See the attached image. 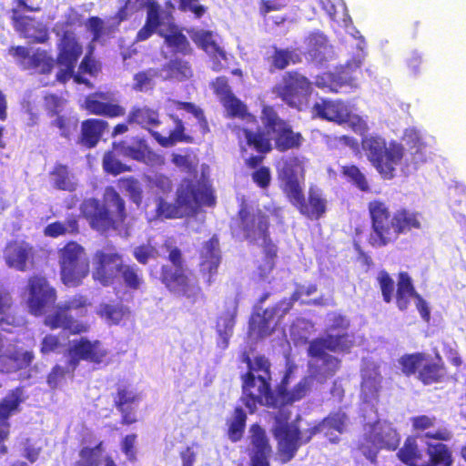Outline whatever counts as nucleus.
I'll list each match as a JSON object with an SVG mask.
<instances>
[{"mask_svg":"<svg viewBox=\"0 0 466 466\" xmlns=\"http://www.w3.org/2000/svg\"><path fill=\"white\" fill-rule=\"evenodd\" d=\"M360 341L361 338L360 337L356 339L354 336L350 335L349 339L347 335H341L336 329L328 334L326 338L312 340L309 348L310 357L309 361V376L304 378L291 392H286V386L292 372L291 367H289L280 387L281 402H294L300 400L307 394L315 380L323 384L335 375L339 368V361L335 357L328 354L326 350L332 351L346 350Z\"/></svg>","mask_w":466,"mask_h":466,"instance_id":"1","label":"nucleus"},{"mask_svg":"<svg viewBox=\"0 0 466 466\" xmlns=\"http://www.w3.org/2000/svg\"><path fill=\"white\" fill-rule=\"evenodd\" d=\"M289 411L287 406L279 409L275 416L272 428L274 438L277 441L278 460L285 464L290 461L297 454L299 449L310 441L318 433H324L330 442H338L339 437L335 432L343 433L348 426L347 415L339 411L325 418L313 427L300 430L298 420L289 422Z\"/></svg>","mask_w":466,"mask_h":466,"instance_id":"2","label":"nucleus"},{"mask_svg":"<svg viewBox=\"0 0 466 466\" xmlns=\"http://www.w3.org/2000/svg\"><path fill=\"white\" fill-rule=\"evenodd\" d=\"M361 398L370 408V414L364 426V437L360 445L363 455L374 461L380 449L395 450L400 442V437L391 425L377 420L374 410L380 389L381 377L377 369L364 370L362 373Z\"/></svg>","mask_w":466,"mask_h":466,"instance_id":"3","label":"nucleus"},{"mask_svg":"<svg viewBox=\"0 0 466 466\" xmlns=\"http://www.w3.org/2000/svg\"><path fill=\"white\" fill-rule=\"evenodd\" d=\"M371 232L368 241L373 248H382L398 240L400 235L422 227V215L407 208H400L395 212L382 199H372L368 205Z\"/></svg>","mask_w":466,"mask_h":466,"instance_id":"4","label":"nucleus"},{"mask_svg":"<svg viewBox=\"0 0 466 466\" xmlns=\"http://www.w3.org/2000/svg\"><path fill=\"white\" fill-rule=\"evenodd\" d=\"M217 203L211 184L204 177L183 178L176 190L174 203L159 197L157 199L156 217L174 219L193 217L201 207H214Z\"/></svg>","mask_w":466,"mask_h":466,"instance_id":"5","label":"nucleus"},{"mask_svg":"<svg viewBox=\"0 0 466 466\" xmlns=\"http://www.w3.org/2000/svg\"><path fill=\"white\" fill-rule=\"evenodd\" d=\"M91 275L94 282L104 288H115L121 283L127 290L134 292L145 286L142 269L135 264H125L123 256L114 248L94 253Z\"/></svg>","mask_w":466,"mask_h":466,"instance_id":"6","label":"nucleus"},{"mask_svg":"<svg viewBox=\"0 0 466 466\" xmlns=\"http://www.w3.org/2000/svg\"><path fill=\"white\" fill-rule=\"evenodd\" d=\"M108 207L97 198L85 199L80 206L81 215L88 221L92 229L100 233L117 230L127 225L126 201L120 194L110 187L106 191Z\"/></svg>","mask_w":466,"mask_h":466,"instance_id":"7","label":"nucleus"},{"mask_svg":"<svg viewBox=\"0 0 466 466\" xmlns=\"http://www.w3.org/2000/svg\"><path fill=\"white\" fill-rule=\"evenodd\" d=\"M248 372L243 377V394L241 400L253 412L258 403L263 406H278L279 400L269 388V362L264 357H256L251 360L247 357Z\"/></svg>","mask_w":466,"mask_h":466,"instance_id":"8","label":"nucleus"},{"mask_svg":"<svg viewBox=\"0 0 466 466\" xmlns=\"http://www.w3.org/2000/svg\"><path fill=\"white\" fill-rule=\"evenodd\" d=\"M237 134L240 138V134L244 138L245 147L241 146V151L251 148L257 155H251L244 159L246 167L254 169L251 173L253 183L261 189H267L271 183L272 175L270 167L261 165L266 155L270 153L273 147L270 138L261 130H253L249 127H237Z\"/></svg>","mask_w":466,"mask_h":466,"instance_id":"9","label":"nucleus"},{"mask_svg":"<svg viewBox=\"0 0 466 466\" xmlns=\"http://www.w3.org/2000/svg\"><path fill=\"white\" fill-rule=\"evenodd\" d=\"M361 147L367 159L383 179L395 177L397 167L401 164L405 154L403 145L394 140L387 144L380 136H368L362 137Z\"/></svg>","mask_w":466,"mask_h":466,"instance_id":"10","label":"nucleus"},{"mask_svg":"<svg viewBox=\"0 0 466 466\" xmlns=\"http://www.w3.org/2000/svg\"><path fill=\"white\" fill-rule=\"evenodd\" d=\"M263 128L256 130L263 131L274 148L280 152L298 150L304 142V137L299 131H295L290 122L279 116L272 106H263L260 114Z\"/></svg>","mask_w":466,"mask_h":466,"instance_id":"11","label":"nucleus"},{"mask_svg":"<svg viewBox=\"0 0 466 466\" xmlns=\"http://www.w3.org/2000/svg\"><path fill=\"white\" fill-rule=\"evenodd\" d=\"M60 279L67 287H78L90 273V261L86 248L70 240L57 250Z\"/></svg>","mask_w":466,"mask_h":466,"instance_id":"12","label":"nucleus"},{"mask_svg":"<svg viewBox=\"0 0 466 466\" xmlns=\"http://www.w3.org/2000/svg\"><path fill=\"white\" fill-rule=\"evenodd\" d=\"M73 342L74 345L69 349L67 355L66 368L56 365L47 377V383L53 389L58 387L66 373L72 372L76 369L80 360L101 363L108 354L107 350L100 341H89L82 339L80 341Z\"/></svg>","mask_w":466,"mask_h":466,"instance_id":"13","label":"nucleus"},{"mask_svg":"<svg viewBox=\"0 0 466 466\" xmlns=\"http://www.w3.org/2000/svg\"><path fill=\"white\" fill-rule=\"evenodd\" d=\"M309 79L298 70L286 72L272 92L289 107L301 111L309 103L312 92Z\"/></svg>","mask_w":466,"mask_h":466,"instance_id":"14","label":"nucleus"},{"mask_svg":"<svg viewBox=\"0 0 466 466\" xmlns=\"http://www.w3.org/2000/svg\"><path fill=\"white\" fill-rule=\"evenodd\" d=\"M276 170L279 187L287 198L304 188L305 167L298 156L282 157Z\"/></svg>","mask_w":466,"mask_h":466,"instance_id":"15","label":"nucleus"},{"mask_svg":"<svg viewBox=\"0 0 466 466\" xmlns=\"http://www.w3.org/2000/svg\"><path fill=\"white\" fill-rule=\"evenodd\" d=\"M28 309L35 317L41 316L53 308L56 300V291L49 285L46 278L34 275L28 279Z\"/></svg>","mask_w":466,"mask_h":466,"instance_id":"16","label":"nucleus"},{"mask_svg":"<svg viewBox=\"0 0 466 466\" xmlns=\"http://www.w3.org/2000/svg\"><path fill=\"white\" fill-rule=\"evenodd\" d=\"M415 299L416 309L423 320H430L431 309L429 303L419 294L413 285L411 277L407 271H400L397 277L395 302L400 310H407L410 299Z\"/></svg>","mask_w":466,"mask_h":466,"instance_id":"17","label":"nucleus"},{"mask_svg":"<svg viewBox=\"0 0 466 466\" xmlns=\"http://www.w3.org/2000/svg\"><path fill=\"white\" fill-rule=\"evenodd\" d=\"M238 228L245 239L254 243L269 233V218L258 210L251 212L247 206H242L238 211Z\"/></svg>","mask_w":466,"mask_h":466,"instance_id":"18","label":"nucleus"},{"mask_svg":"<svg viewBox=\"0 0 466 466\" xmlns=\"http://www.w3.org/2000/svg\"><path fill=\"white\" fill-rule=\"evenodd\" d=\"M159 279L169 291L177 292L181 296L189 299L192 303L202 296L201 289L189 283L183 268L163 265L160 269Z\"/></svg>","mask_w":466,"mask_h":466,"instance_id":"19","label":"nucleus"},{"mask_svg":"<svg viewBox=\"0 0 466 466\" xmlns=\"http://www.w3.org/2000/svg\"><path fill=\"white\" fill-rule=\"evenodd\" d=\"M287 199L302 216L311 220L319 219L327 211V200L323 198L320 190L317 188H309L307 200L304 188Z\"/></svg>","mask_w":466,"mask_h":466,"instance_id":"20","label":"nucleus"},{"mask_svg":"<svg viewBox=\"0 0 466 466\" xmlns=\"http://www.w3.org/2000/svg\"><path fill=\"white\" fill-rule=\"evenodd\" d=\"M82 107L89 114L108 118L123 116L126 113L122 106L108 92H95L85 97Z\"/></svg>","mask_w":466,"mask_h":466,"instance_id":"21","label":"nucleus"},{"mask_svg":"<svg viewBox=\"0 0 466 466\" xmlns=\"http://www.w3.org/2000/svg\"><path fill=\"white\" fill-rule=\"evenodd\" d=\"M199 270L206 279V282L211 284L214 277L218 272V268L222 260L219 238L214 234L210 238L202 243L199 249Z\"/></svg>","mask_w":466,"mask_h":466,"instance_id":"22","label":"nucleus"},{"mask_svg":"<svg viewBox=\"0 0 466 466\" xmlns=\"http://www.w3.org/2000/svg\"><path fill=\"white\" fill-rule=\"evenodd\" d=\"M34 257V247L23 239L9 240L3 249V258L6 266L22 272L28 268V264L33 263Z\"/></svg>","mask_w":466,"mask_h":466,"instance_id":"23","label":"nucleus"},{"mask_svg":"<svg viewBox=\"0 0 466 466\" xmlns=\"http://www.w3.org/2000/svg\"><path fill=\"white\" fill-rule=\"evenodd\" d=\"M46 324L48 322H46ZM52 324L51 329L54 330L57 328H60L61 330L58 334H50L45 337L42 343L41 351L43 353H49L52 351H58L61 348L66 345V341H68L69 348L74 345L73 341H77L76 339L69 340L70 334H77L86 329V325L84 322H50ZM83 338H81L78 341H80Z\"/></svg>","mask_w":466,"mask_h":466,"instance_id":"24","label":"nucleus"},{"mask_svg":"<svg viewBox=\"0 0 466 466\" xmlns=\"http://www.w3.org/2000/svg\"><path fill=\"white\" fill-rule=\"evenodd\" d=\"M248 439L251 466H269L272 450L266 431L260 426L254 424L249 429Z\"/></svg>","mask_w":466,"mask_h":466,"instance_id":"25","label":"nucleus"},{"mask_svg":"<svg viewBox=\"0 0 466 466\" xmlns=\"http://www.w3.org/2000/svg\"><path fill=\"white\" fill-rule=\"evenodd\" d=\"M312 115L315 117L338 124L350 120V111L342 100L320 99L312 106Z\"/></svg>","mask_w":466,"mask_h":466,"instance_id":"26","label":"nucleus"},{"mask_svg":"<svg viewBox=\"0 0 466 466\" xmlns=\"http://www.w3.org/2000/svg\"><path fill=\"white\" fill-rule=\"evenodd\" d=\"M112 146L121 156L140 163H147L156 157V154L151 150L147 140L143 137H133L130 141L120 140L118 142H113Z\"/></svg>","mask_w":466,"mask_h":466,"instance_id":"27","label":"nucleus"},{"mask_svg":"<svg viewBox=\"0 0 466 466\" xmlns=\"http://www.w3.org/2000/svg\"><path fill=\"white\" fill-rule=\"evenodd\" d=\"M315 85L332 93L347 92L356 87L355 80L344 71L324 72L318 75Z\"/></svg>","mask_w":466,"mask_h":466,"instance_id":"28","label":"nucleus"},{"mask_svg":"<svg viewBox=\"0 0 466 466\" xmlns=\"http://www.w3.org/2000/svg\"><path fill=\"white\" fill-rule=\"evenodd\" d=\"M139 400V394L131 386L121 385L118 387L115 402L122 413L123 423L131 424L137 420L135 409Z\"/></svg>","mask_w":466,"mask_h":466,"instance_id":"29","label":"nucleus"},{"mask_svg":"<svg viewBox=\"0 0 466 466\" xmlns=\"http://www.w3.org/2000/svg\"><path fill=\"white\" fill-rule=\"evenodd\" d=\"M56 64L76 65L83 53V46L72 31L63 32L57 45Z\"/></svg>","mask_w":466,"mask_h":466,"instance_id":"30","label":"nucleus"},{"mask_svg":"<svg viewBox=\"0 0 466 466\" xmlns=\"http://www.w3.org/2000/svg\"><path fill=\"white\" fill-rule=\"evenodd\" d=\"M306 49L310 60L316 64L326 62L332 54L328 38L319 32L311 33L306 38Z\"/></svg>","mask_w":466,"mask_h":466,"instance_id":"31","label":"nucleus"},{"mask_svg":"<svg viewBox=\"0 0 466 466\" xmlns=\"http://www.w3.org/2000/svg\"><path fill=\"white\" fill-rule=\"evenodd\" d=\"M127 122L140 126L147 130L151 136L152 133L156 132L154 128L161 124L158 111L147 106H133L127 115Z\"/></svg>","mask_w":466,"mask_h":466,"instance_id":"32","label":"nucleus"},{"mask_svg":"<svg viewBox=\"0 0 466 466\" xmlns=\"http://www.w3.org/2000/svg\"><path fill=\"white\" fill-rule=\"evenodd\" d=\"M88 299L84 295H76L56 307L51 320H74L73 313L82 316L90 306Z\"/></svg>","mask_w":466,"mask_h":466,"instance_id":"33","label":"nucleus"},{"mask_svg":"<svg viewBox=\"0 0 466 466\" xmlns=\"http://www.w3.org/2000/svg\"><path fill=\"white\" fill-rule=\"evenodd\" d=\"M107 127L108 123L103 119L89 118L84 120L81 125L82 144L88 148L96 147Z\"/></svg>","mask_w":466,"mask_h":466,"instance_id":"34","label":"nucleus"},{"mask_svg":"<svg viewBox=\"0 0 466 466\" xmlns=\"http://www.w3.org/2000/svg\"><path fill=\"white\" fill-rule=\"evenodd\" d=\"M175 124V127L167 137L162 136L159 132L152 133L154 139L163 147H169L178 142L192 143L193 137L185 133L186 128L183 121L176 115L169 116Z\"/></svg>","mask_w":466,"mask_h":466,"instance_id":"35","label":"nucleus"},{"mask_svg":"<svg viewBox=\"0 0 466 466\" xmlns=\"http://www.w3.org/2000/svg\"><path fill=\"white\" fill-rule=\"evenodd\" d=\"M268 61L269 63V72L274 73L285 70L289 65L300 63L301 57L295 49L273 46V52Z\"/></svg>","mask_w":466,"mask_h":466,"instance_id":"36","label":"nucleus"},{"mask_svg":"<svg viewBox=\"0 0 466 466\" xmlns=\"http://www.w3.org/2000/svg\"><path fill=\"white\" fill-rule=\"evenodd\" d=\"M289 311V302L280 299L277 303L265 309L262 307H254L249 320H255V319H259V320L264 321L281 320Z\"/></svg>","mask_w":466,"mask_h":466,"instance_id":"37","label":"nucleus"},{"mask_svg":"<svg viewBox=\"0 0 466 466\" xmlns=\"http://www.w3.org/2000/svg\"><path fill=\"white\" fill-rule=\"evenodd\" d=\"M79 220L78 216L70 215L66 218V222L55 221L44 228V235L46 237L56 238L65 235H77L79 233Z\"/></svg>","mask_w":466,"mask_h":466,"instance_id":"38","label":"nucleus"},{"mask_svg":"<svg viewBox=\"0 0 466 466\" xmlns=\"http://www.w3.org/2000/svg\"><path fill=\"white\" fill-rule=\"evenodd\" d=\"M220 103L225 108L228 117H237L252 123L257 122L256 116L248 111L246 104L238 99L234 94L223 97L222 100H220Z\"/></svg>","mask_w":466,"mask_h":466,"instance_id":"39","label":"nucleus"},{"mask_svg":"<svg viewBox=\"0 0 466 466\" xmlns=\"http://www.w3.org/2000/svg\"><path fill=\"white\" fill-rule=\"evenodd\" d=\"M340 174L345 181L360 192H370V186L366 175L354 164H347L340 167Z\"/></svg>","mask_w":466,"mask_h":466,"instance_id":"40","label":"nucleus"},{"mask_svg":"<svg viewBox=\"0 0 466 466\" xmlns=\"http://www.w3.org/2000/svg\"><path fill=\"white\" fill-rule=\"evenodd\" d=\"M162 71L166 73V78L184 81L192 76V69L189 63L180 58L170 59L163 65Z\"/></svg>","mask_w":466,"mask_h":466,"instance_id":"41","label":"nucleus"},{"mask_svg":"<svg viewBox=\"0 0 466 466\" xmlns=\"http://www.w3.org/2000/svg\"><path fill=\"white\" fill-rule=\"evenodd\" d=\"M33 353L30 351L16 352L15 356H0V370L12 372L27 367L33 360Z\"/></svg>","mask_w":466,"mask_h":466,"instance_id":"42","label":"nucleus"},{"mask_svg":"<svg viewBox=\"0 0 466 466\" xmlns=\"http://www.w3.org/2000/svg\"><path fill=\"white\" fill-rule=\"evenodd\" d=\"M99 318L106 320H124L129 319L131 311L123 303H101L96 310Z\"/></svg>","mask_w":466,"mask_h":466,"instance_id":"43","label":"nucleus"},{"mask_svg":"<svg viewBox=\"0 0 466 466\" xmlns=\"http://www.w3.org/2000/svg\"><path fill=\"white\" fill-rule=\"evenodd\" d=\"M107 457L104 454L103 442L96 444L95 447H84L79 452V460L75 466H99Z\"/></svg>","mask_w":466,"mask_h":466,"instance_id":"44","label":"nucleus"},{"mask_svg":"<svg viewBox=\"0 0 466 466\" xmlns=\"http://www.w3.org/2000/svg\"><path fill=\"white\" fill-rule=\"evenodd\" d=\"M247 415L245 411L237 407L232 416L228 420V436L232 442L241 440L246 427Z\"/></svg>","mask_w":466,"mask_h":466,"instance_id":"45","label":"nucleus"},{"mask_svg":"<svg viewBox=\"0 0 466 466\" xmlns=\"http://www.w3.org/2000/svg\"><path fill=\"white\" fill-rule=\"evenodd\" d=\"M54 187L57 189L72 192L76 190V184L71 180L66 165L56 163L50 172Z\"/></svg>","mask_w":466,"mask_h":466,"instance_id":"46","label":"nucleus"},{"mask_svg":"<svg viewBox=\"0 0 466 466\" xmlns=\"http://www.w3.org/2000/svg\"><path fill=\"white\" fill-rule=\"evenodd\" d=\"M404 140L408 146L410 155V161L413 164L426 161V145L416 133L405 135Z\"/></svg>","mask_w":466,"mask_h":466,"instance_id":"47","label":"nucleus"},{"mask_svg":"<svg viewBox=\"0 0 466 466\" xmlns=\"http://www.w3.org/2000/svg\"><path fill=\"white\" fill-rule=\"evenodd\" d=\"M119 155L120 154H118L113 147L111 150L105 153L102 164L106 173L116 176L124 172L131 171V167L129 166L120 161L118 158Z\"/></svg>","mask_w":466,"mask_h":466,"instance_id":"48","label":"nucleus"},{"mask_svg":"<svg viewBox=\"0 0 466 466\" xmlns=\"http://www.w3.org/2000/svg\"><path fill=\"white\" fill-rule=\"evenodd\" d=\"M443 368L436 362H433L428 357H425L421 369L420 370L419 379L424 384H431L439 381L443 376Z\"/></svg>","mask_w":466,"mask_h":466,"instance_id":"49","label":"nucleus"},{"mask_svg":"<svg viewBox=\"0 0 466 466\" xmlns=\"http://www.w3.org/2000/svg\"><path fill=\"white\" fill-rule=\"evenodd\" d=\"M164 38L166 45L172 48L176 53L187 54L190 50V45L187 36L179 30L176 29L169 34L159 33Z\"/></svg>","mask_w":466,"mask_h":466,"instance_id":"50","label":"nucleus"},{"mask_svg":"<svg viewBox=\"0 0 466 466\" xmlns=\"http://www.w3.org/2000/svg\"><path fill=\"white\" fill-rule=\"evenodd\" d=\"M55 60L45 50H36L30 56V66L41 74H50L54 68Z\"/></svg>","mask_w":466,"mask_h":466,"instance_id":"51","label":"nucleus"},{"mask_svg":"<svg viewBox=\"0 0 466 466\" xmlns=\"http://www.w3.org/2000/svg\"><path fill=\"white\" fill-rule=\"evenodd\" d=\"M398 456L406 464L413 465L420 458V451L414 437H409L403 447L399 451Z\"/></svg>","mask_w":466,"mask_h":466,"instance_id":"52","label":"nucleus"},{"mask_svg":"<svg viewBox=\"0 0 466 466\" xmlns=\"http://www.w3.org/2000/svg\"><path fill=\"white\" fill-rule=\"evenodd\" d=\"M382 299L385 303H390L394 297V280L386 270H380L377 277Z\"/></svg>","mask_w":466,"mask_h":466,"instance_id":"53","label":"nucleus"},{"mask_svg":"<svg viewBox=\"0 0 466 466\" xmlns=\"http://www.w3.org/2000/svg\"><path fill=\"white\" fill-rule=\"evenodd\" d=\"M43 106L49 116H55L60 114L66 100L56 94L46 93L43 97Z\"/></svg>","mask_w":466,"mask_h":466,"instance_id":"54","label":"nucleus"},{"mask_svg":"<svg viewBox=\"0 0 466 466\" xmlns=\"http://www.w3.org/2000/svg\"><path fill=\"white\" fill-rule=\"evenodd\" d=\"M174 106L178 110H184L192 114L203 127L206 131H208V123L204 114V111L192 102L174 101Z\"/></svg>","mask_w":466,"mask_h":466,"instance_id":"55","label":"nucleus"},{"mask_svg":"<svg viewBox=\"0 0 466 466\" xmlns=\"http://www.w3.org/2000/svg\"><path fill=\"white\" fill-rule=\"evenodd\" d=\"M199 46L208 54L211 56H219L222 58L226 57L223 49L217 44L213 38L211 32H204L198 39Z\"/></svg>","mask_w":466,"mask_h":466,"instance_id":"56","label":"nucleus"},{"mask_svg":"<svg viewBox=\"0 0 466 466\" xmlns=\"http://www.w3.org/2000/svg\"><path fill=\"white\" fill-rule=\"evenodd\" d=\"M425 357V355L420 353L402 357L400 360L402 371L406 374H411L416 371L420 373Z\"/></svg>","mask_w":466,"mask_h":466,"instance_id":"57","label":"nucleus"},{"mask_svg":"<svg viewBox=\"0 0 466 466\" xmlns=\"http://www.w3.org/2000/svg\"><path fill=\"white\" fill-rule=\"evenodd\" d=\"M132 255L139 264L147 265L150 259L156 258L157 249L151 244H142L133 249Z\"/></svg>","mask_w":466,"mask_h":466,"instance_id":"58","label":"nucleus"},{"mask_svg":"<svg viewBox=\"0 0 466 466\" xmlns=\"http://www.w3.org/2000/svg\"><path fill=\"white\" fill-rule=\"evenodd\" d=\"M147 17L145 23L157 29L162 24V10L159 4L156 1H149L147 3Z\"/></svg>","mask_w":466,"mask_h":466,"instance_id":"59","label":"nucleus"},{"mask_svg":"<svg viewBox=\"0 0 466 466\" xmlns=\"http://www.w3.org/2000/svg\"><path fill=\"white\" fill-rule=\"evenodd\" d=\"M248 339L251 341L263 339L271 333L269 322H248Z\"/></svg>","mask_w":466,"mask_h":466,"instance_id":"60","label":"nucleus"},{"mask_svg":"<svg viewBox=\"0 0 466 466\" xmlns=\"http://www.w3.org/2000/svg\"><path fill=\"white\" fill-rule=\"evenodd\" d=\"M20 7H14L11 9V23L15 31L25 34L28 30V21H32L33 18L27 15L20 14Z\"/></svg>","mask_w":466,"mask_h":466,"instance_id":"61","label":"nucleus"},{"mask_svg":"<svg viewBox=\"0 0 466 466\" xmlns=\"http://www.w3.org/2000/svg\"><path fill=\"white\" fill-rule=\"evenodd\" d=\"M150 185L163 194L170 193L173 189V183L169 177L164 174H156L148 179Z\"/></svg>","mask_w":466,"mask_h":466,"instance_id":"62","label":"nucleus"},{"mask_svg":"<svg viewBox=\"0 0 466 466\" xmlns=\"http://www.w3.org/2000/svg\"><path fill=\"white\" fill-rule=\"evenodd\" d=\"M126 182V190L134 203L139 206L143 198V191L137 179L129 177L124 180Z\"/></svg>","mask_w":466,"mask_h":466,"instance_id":"63","label":"nucleus"},{"mask_svg":"<svg viewBox=\"0 0 466 466\" xmlns=\"http://www.w3.org/2000/svg\"><path fill=\"white\" fill-rule=\"evenodd\" d=\"M171 162L181 170L192 174H197V165L193 163L187 155L173 154Z\"/></svg>","mask_w":466,"mask_h":466,"instance_id":"64","label":"nucleus"}]
</instances>
